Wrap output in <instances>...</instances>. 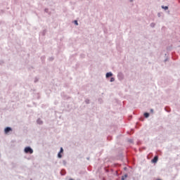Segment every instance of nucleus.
Listing matches in <instances>:
<instances>
[{
  "label": "nucleus",
  "mask_w": 180,
  "mask_h": 180,
  "mask_svg": "<svg viewBox=\"0 0 180 180\" xmlns=\"http://www.w3.org/2000/svg\"><path fill=\"white\" fill-rule=\"evenodd\" d=\"M24 151L26 154H33V149L29 146L26 147Z\"/></svg>",
  "instance_id": "obj_1"
},
{
  "label": "nucleus",
  "mask_w": 180,
  "mask_h": 180,
  "mask_svg": "<svg viewBox=\"0 0 180 180\" xmlns=\"http://www.w3.org/2000/svg\"><path fill=\"white\" fill-rule=\"evenodd\" d=\"M9 131H12V128L8 127L4 129V133L6 134H8L9 133Z\"/></svg>",
  "instance_id": "obj_2"
},
{
  "label": "nucleus",
  "mask_w": 180,
  "mask_h": 180,
  "mask_svg": "<svg viewBox=\"0 0 180 180\" xmlns=\"http://www.w3.org/2000/svg\"><path fill=\"white\" fill-rule=\"evenodd\" d=\"M158 161V156H155L154 158L152 160V162H157Z\"/></svg>",
  "instance_id": "obj_3"
},
{
  "label": "nucleus",
  "mask_w": 180,
  "mask_h": 180,
  "mask_svg": "<svg viewBox=\"0 0 180 180\" xmlns=\"http://www.w3.org/2000/svg\"><path fill=\"white\" fill-rule=\"evenodd\" d=\"M113 75V74H112V72H108L106 74V78H109L110 77H112Z\"/></svg>",
  "instance_id": "obj_4"
},
{
  "label": "nucleus",
  "mask_w": 180,
  "mask_h": 180,
  "mask_svg": "<svg viewBox=\"0 0 180 180\" xmlns=\"http://www.w3.org/2000/svg\"><path fill=\"white\" fill-rule=\"evenodd\" d=\"M148 116H150V114L148 112H145L144 113V117H148Z\"/></svg>",
  "instance_id": "obj_5"
},
{
  "label": "nucleus",
  "mask_w": 180,
  "mask_h": 180,
  "mask_svg": "<svg viewBox=\"0 0 180 180\" xmlns=\"http://www.w3.org/2000/svg\"><path fill=\"white\" fill-rule=\"evenodd\" d=\"M58 158H61V157H63V155H61V153H58Z\"/></svg>",
  "instance_id": "obj_6"
},
{
  "label": "nucleus",
  "mask_w": 180,
  "mask_h": 180,
  "mask_svg": "<svg viewBox=\"0 0 180 180\" xmlns=\"http://www.w3.org/2000/svg\"><path fill=\"white\" fill-rule=\"evenodd\" d=\"M162 8H163V9H165V11H167V9H168V6H162Z\"/></svg>",
  "instance_id": "obj_7"
},
{
  "label": "nucleus",
  "mask_w": 180,
  "mask_h": 180,
  "mask_svg": "<svg viewBox=\"0 0 180 180\" xmlns=\"http://www.w3.org/2000/svg\"><path fill=\"white\" fill-rule=\"evenodd\" d=\"M37 123H39V124H41V123H43V122L40 121V120H38Z\"/></svg>",
  "instance_id": "obj_8"
},
{
  "label": "nucleus",
  "mask_w": 180,
  "mask_h": 180,
  "mask_svg": "<svg viewBox=\"0 0 180 180\" xmlns=\"http://www.w3.org/2000/svg\"><path fill=\"white\" fill-rule=\"evenodd\" d=\"M59 153H64V149H63V148H60V152Z\"/></svg>",
  "instance_id": "obj_9"
},
{
  "label": "nucleus",
  "mask_w": 180,
  "mask_h": 180,
  "mask_svg": "<svg viewBox=\"0 0 180 180\" xmlns=\"http://www.w3.org/2000/svg\"><path fill=\"white\" fill-rule=\"evenodd\" d=\"M115 82V78L112 77V78L110 79V82Z\"/></svg>",
  "instance_id": "obj_10"
},
{
  "label": "nucleus",
  "mask_w": 180,
  "mask_h": 180,
  "mask_svg": "<svg viewBox=\"0 0 180 180\" xmlns=\"http://www.w3.org/2000/svg\"><path fill=\"white\" fill-rule=\"evenodd\" d=\"M75 24L78 26V21L77 20H75Z\"/></svg>",
  "instance_id": "obj_11"
},
{
  "label": "nucleus",
  "mask_w": 180,
  "mask_h": 180,
  "mask_svg": "<svg viewBox=\"0 0 180 180\" xmlns=\"http://www.w3.org/2000/svg\"><path fill=\"white\" fill-rule=\"evenodd\" d=\"M125 177L124 176H122V180H124Z\"/></svg>",
  "instance_id": "obj_12"
},
{
  "label": "nucleus",
  "mask_w": 180,
  "mask_h": 180,
  "mask_svg": "<svg viewBox=\"0 0 180 180\" xmlns=\"http://www.w3.org/2000/svg\"><path fill=\"white\" fill-rule=\"evenodd\" d=\"M124 177L127 178V174H125Z\"/></svg>",
  "instance_id": "obj_13"
}]
</instances>
